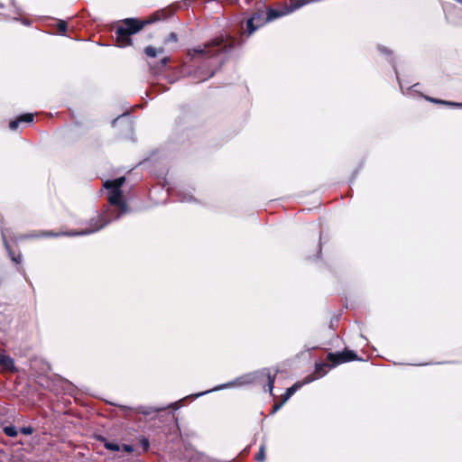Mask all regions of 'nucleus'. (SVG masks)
Here are the masks:
<instances>
[{
  "instance_id": "f257e3e1",
  "label": "nucleus",
  "mask_w": 462,
  "mask_h": 462,
  "mask_svg": "<svg viewBox=\"0 0 462 462\" xmlns=\"http://www.w3.org/2000/svg\"><path fill=\"white\" fill-rule=\"evenodd\" d=\"M144 24V22L135 19H125L123 22V25L119 26L116 30L117 41L123 45L130 43L128 36L142 30Z\"/></svg>"
},
{
  "instance_id": "f03ea898",
  "label": "nucleus",
  "mask_w": 462,
  "mask_h": 462,
  "mask_svg": "<svg viewBox=\"0 0 462 462\" xmlns=\"http://www.w3.org/2000/svg\"><path fill=\"white\" fill-rule=\"evenodd\" d=\"M125 178L121 177L114 180H107L105 187L110 189L108 200L111 204L118 206L122 210H125V203L122 201V194L119 189L124 184Z\"/></svg>"
},
{
  "instance_id": "7ed1b4c3",
  "label": "nucleus",
  "mask_w": 462,
  "mask_h": 462,
  "mask_svg": "<svg viewBox=\"0 0 462 462\" xmlns=\"http://www.w3.org/2000/svg\"><path fill=\"white\" fill-rule=\"evenodd\" d=\"M328 358L333 362L334 365L357 359L354 352L350 350H346L337 354H330Z\"/></svg>"
},
{
  "instance_id": "20e7f679",
  "label": "nucleus",
  "mask_w": 462,
  "mask_h": 462,
  "mask_svg": "<svg viewBox=\"0 0 462 462\" xmlns=\"http://www.w3.org/2000/svg\"><path fill=\"white\" fill-rule=\"evenodd\" d=\"M306 2L297 1L291 8H286L283 10H269L267 13V21H272L274 18L288 14L291 11L302 6Z\"/></svg>"
},
{
  "instance_id": "39448f33",
  "label": "nucleus",
  "mask_w": 462,
  "mask_h": 462,
  "mask_svg": "<svg viewBox=\"0 0 462 462\" xmlns=\"http://www.w3.org/2000/svg\"><path fill=\"white\" fill-rule=\"evenodd\" d=\"M0 367L3 372L13 373L15 371L14 360L2 351H0Z\"/></svg>"
},
{
  "instance_id": "423d86ee",
  "label": "nucleus",
  "mask_w": 462,
  "mask_h": 462,
  "mask_svg": "<svg viewBox=\"0 0 462 462\" xmlns=\"http://www.w3.org/2000/svg\"><path fill=\"white\" fill-rule=\"evenodd\" d=\"M300 387V384H298V383H295L294 385H292L291 387H290L286 393L284 394V397H283V400H282V403H285L289 399L290 397Z\"/></svg>"
},
{
  "instance_id": "0eeeda50",
  "label": "nucleus",
  "mask_w": 462,
  "mask_h": 462,
  "mask_svg": "<svg viewBox=\"0 0 462 462\" xmlns=\"http://www.w3.org/2000/svg\"><path fill=\"white\" fill-rule=\"evenodd\" d=\"M259 18H260V15L257 14V15L253 16L251 19H249L247 21V29H248L249 34L253 33L255 31L256 27L253 26V23L254 20H257Z\"/></svg>"
},
{
  "instance_id": "6e6552de",
  "label": "nucleus",
  "mask_w": 462,
  "mask_h": 462,
  "mask_svg": "<svg viewBox=\"0 0 462 462\" xmlns=\"http://www.w3.org/2000/svg\"><path fill=\"white\" fill-rule=\"evenodd\" d=\"M5 432L6 433V435L11 436V437H14L17 434V431L14 427L5 428Z\"/></svg>"
},
{
  "instance_id": "1a4fd4ad",
  "label": "nucleus",
  "mask_w": 462,
  "mask_h": 462,
  "mask_svg": "<svg viewBox=\"0 0 462 462\" xmlns=\"http://www.w3.org/2000/svg\"><path fill=\"white\" fill-rule=\"evenodd\" d=\"M32 118H33L32 115H31V114H27V115H24V116H21V117L19 118V121H20V122H28V123H30V122H32Z\"/></svg>"
},
{
  "instance_id": "9d476101",
  "label": "nucleus",
  "mask_w": 462,
  "mask_h": 462,
  "mask_svg": "<svg viewBox=\"0 0 462 462\" xmlns=\"http://www.w3.org/2000/svg\"><path fill=\"white\" fill-rule=\"evenodd\" d=\"M106 448L110 449V450H119L120 448L117 444H114V443H106L105 444Z\"/></svg>"
},
{
  "instance_id": "9b49d317",
  "label": "nucleus",
  "mask_w": 462,
  "mask_h": 462,
  "mask_svg": "<svg viewBox=\"0 0 462 462\" xmlns=\"http://www.w3.org/2000/svg\"><path fill=\"white\" fill-rule=\"evenodd\" d=\"M145 52H146L147 55H149L151 57L156 56V51H155V50L152 47H147L145 49Z\"/></svg>"
},
{
  "instance_id": "f8f14e48",
  "label": "nucleus",
  "mask_w": 462,
  "mask_h": 462,
  "mask_svg": "<svg viewBox=\"0 0 462 462\" xmlns=\"http://www.w3.org/2000/svg\"><path fill=\"white\" fill-rule=\"evenodd\" d=\"M256 459L259 461H263L264 459V450L261 448L258 455L256 456Z\"/></svg>"
},
{
  "instance_id": "ddd939ff",
  "label": "nucleus",
  "mask_w": 462,
  "mask_h": 462,
  "mask_svg": "<svg viewBox=\"0 0 462 462\" xmlns=\"http://www.w3.org/2000/svg\"><path fill=\"white\" fill-rule=\"evenodd\" d=\"M19 123H20L19 119L12 121V122H10L9 126H10L11 129L14 130V129L17 128Z\"/></svg>"
},
{
  "instance_id": "4468645a",
  "label": "nucleus",
  "mask_w": 462,
  "mask_h": 462,
  "mask_svg": "<svg viewBox=\"0 0 462 462\" xmlns=\"http://www.w3.org/2000/svg\"><path fill=\"white\" fill-rule=\"evenodd\" d=\"M123 449L127 452V453H130L133 451V448L131 446H128V445H124L123 446Z\"/></svg>"
},
{
  "instance_id": "2eb2a0df",
  "label": "nucleus",
  "mask_w": 462,
  "mask_h": 462,
  "mask_svg": "<svg viewBox=\"0 0 462 462\" xmlns=\"http://www.w3.org/2000/svg\"><path fill=\"white\" fill-rule=\"evenodd\" d=\"M22 431L24 433V434H30L32 432L31 429H28V428H24L22 430Z\"/></svg>"
},
{
  "instance_id": "dca6fc26",
  "label": "nucleus",
  "mask_w": 462,
  "mask_h": 462,
  "mask_svg": "<svg viewBox=\"0 0 462 462\" xmlns=\"http://www.w3.org/2000/svg\"><path fill=\"white\" fill-rule=\"evenodd\" d=\"M65 29V25L64 24H60V30H64Z\"/></svg>"
},
{
  "instance_id": "f3484780",
  "label": "nucleus",
  "mask_w": 462,
  "mask_h": 462,
  "mask_svg": "<svg viewBox=\"0 0 462 462\" xmlns=\"http://www.w3.org/2000/svg\"><path fill=\"white\" fill-rule=\"evenodd\" d=\"M282 404H283V403L282 402V403H281V405L276 406V409L281 408V406H282Z\"/></svg>"
},
{
  "instance_id": "a211bd4d",
  "label": "nucleus",
  "mask_w": 462,
  "mask_h": 462,
  "mask_svg": "<svg viewBox=\"0 0 462 462\" xmlns=\"http://www.w3.org/2000/svg\"><path fill=\"white\" fill-rule=\"evenodd\" d=\"M282 404H283V403L282 402V403H281V405L276 406V409L281 408V406H282Z\"/></svg>"
}]
</instances>
